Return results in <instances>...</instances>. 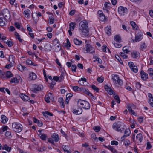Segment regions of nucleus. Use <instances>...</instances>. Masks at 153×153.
<instances>
[{"instance_id":"8","label":"nucleus","mask_w":153,"mask_h":153,"mask_svg":"<svg viewBox=\"0 0 153 153\" xmlns=\"http://www.w3.org/2000/svg\"><path fill=\"white\" fill-rule=\"evenodd\" d=\"M118 11L119 14L124 15L128 12V10L126 7L121 6L118 7Z\"/></svg>"},{"instance_id":"41","label":"nucleus","mask_w":153,"mask_h":153,"mask_svg":"<svg viewBox=\"0 0 153 153\" xmlns=\"http://www.w3.org/2000/svg\"><path fill=\"white\" fill-rule=\"evenodd\" d=\"M43 114L45 117H47V115H49L50 116H53V114L47 111H46L45 112H43Z\"/></svg>"},{"instance_id":"59","label":"nucleus","mask_w":153,"mask_h":153,"mask_svg":"<svg viewBox=\"0 0 153 153\" xmlns=\"http://www.w3.org/2000/svg\"><path fill=\"white\" fill-rule=\"evenodd\" d=\"M114 45L115 47L117 48H120L122 46V45L119 43H114Z\"/></svg>"},{"instance_id":"50","label":"nucleus","mask_w":153,"mask_h":153,"mask_svg":"<svg viewBox=\"0 0 153 153\" xmlns=\"http://www.w3.org/2000/svg\"><path fill=\"white\" fill-rule=\"evenodd\" d=\"M131 69L132 71L135 73L137 72L138 71L137 67L135 66H133Z\"/></svg>"},{"instance_id":"46","label":"nucleus","mask_w":153,"mask_h":153,"mask_svg":"<svg viewBox=\"0 0 153 153\" xmlns=\"http://www.w3.org/2000/svg\"><path fill=\"white\" fill-rule=\"evenodd\" d=\"M56 84V83L55 82H54L53 81H52V82H51L50 84V85L49 86L50 88L51 89H53L54 87V85Z\"/></svg>"},{"instance_id":"28","label":"nucleus","mask_w":153,"mask_h":153,"mask_svg":"<svg viewBox=\"0 0 153 153\" xmlns=\"http://www.w3.org/2000/svg\"><path fill=\"white\" fill-rule=\"evenodd\" d=\"M18 69L19 71H23L27 70V68L26 67L23 66L21 65H18Z\"/></svg>"},{"instance_id":"5","label":"nucleus","mask_w":153,"mask_h":153,"mask_svg":"<svg viewBox=\"0 0 153 153\" xmlns=\"http://www.w3.org/2000/svg\"><path fill=\"white\" fill-rule=\"evenodd\" d=\"M12 127L13 131L18 133L20 132L22 129V125L17 122L13 123Z\"/></svg>"},{"instance_id":"43","label":"nucleus","mask_w":153,"mask_h":153,"mask_svg":"<svg viewBox=\"0 0 153 153\" xmlns=\"http://www.w3.org/2000/svg\"><path fill=\"white\" fill-rule=\"evenodd\" d=\"M10 82L12 83H18L19 81L17 78H13L11 79Z\"/></svg>"},{"instance_id":"10","label":"nucleus","mask_w":153,"mask_h":153,"mask_svg":"<svg viewBox=\"0 0 153 153\" xmlns=\"http://www.w3.org/2000/svg\"><path fill=\"white\" fill-rule=\"evenodd\" d=\"M86 51L87 53H92L94 52V48L89 44H87L85 46Z\"/></svg>"},{"instance_id":"1","label":"nucleus","mask_w":153,"mask_h":153,"mask_svg":"<svg viewBox=\"0 0 153 153\" xmlns=\"http://www.w3.org/2000/svg\"><path fill=\"white\" fill-rule=\"evenodd\" d=\"M88 22L86 20L81 21L79 25V28L83 35L89 36V29L88 27Z\"/></svg>"},{"instance_id":"3","label":"nucleus","mask_w":153,"mask_h":153,"mask_svg":"<svg viewBox=\"0 0 153 153\" xmlns=\"http://www.w3.org/2000/svg\"><path fill=\"white\" fill-rule=\"evenodd\" d=\"M77 105L79 107L85 109H89L90 108V105L87 101L79 99L78 101Z\"/></svg>"},{"instance_id":"11","label":"nucleus","mask_w":153,"mask_h":153,"mask_svg":"<svg viewBox=\"0 0 153 153\" xmlns=\"http://www.w3.org/2000/svg\"><path fill=\"white\" fill-rule=\"evenodd\" d=\"M43 88V87L42 85H37L35 84L33 86L32 91L36 93L38 91H40Z\"/></svg>"},{"instance_id":"18","label":"nucleus","mask_w":153,"mask_h":153,"mask_svg":"<svg viewBox=\"0 0 153 153\" xmlns=\"http://www.w3.org/2000/svg\"><path fill=\"white\" fill-rule=\"evenodd\" d=\"M52 137L54 140L56 142H58L59 140V137L58 134L56 133H54L52 136Z\"/></svg>"},{"instance_id":"55","label":"nucleus","mask_w":153,"mask_h":153,"mask_svg":"<svg viewBox=\"0 0 153 153\" xmlns=\"http://www.w3.org/2000/svg\"><path fill=\"white\" fill-rule=\"evenodd\" d=\"M92 88L94 91H96L97 92H98L99 90V89L96 86L94 85H93L91 86Z\"/></svg>"},{"instance_id":"17","label":"nucleus","mask_w":153,"mask_h":153,"mask_svg":"<svg viewBox=\"0 0 153 153\" xmlns=\"http://www.w3.org/2000/svg\"><path fill=\"white\" fill-rule=\"evenodd\" d=\"M15 57L13 55H10L9 56V58L8 59V61L11 64H13L15 63Z\"/></svg>"},{"instance_id":"44","label":"nucleus","mask_w":153,"mask_h":153,"mask_svg":"<svg viewBox=\"0 0 153 153\" xmlns=\"http://www.w3.org/2000/svg\"><path fill=\"white\" fill-rule=\"evenodd\" d=\"M148 72L149 74L151 76H153V70L152 68H149L148 71Z\"/></svg>"},{"instance_id":"45","label":"nucleus","mask_w":153,"mask_h":153,"mask_svg":"<svg viewBox=\"0 0 153 153\" xmlns=\"http://www.w3.org/2000/svg\"><path fill=\"white\" fill-rule=\"evenodd\" d=\"M93 129L96 132H98L100 130L101 128L99 126H94L93 128Z\"/></svg>"},{"instance_id":"61","label":"nucleus","mask_w":153,"mask_h":153,"mask_svg":"<svg viewBox=\"0 0 153 153\" xmlns=\"http://www.w3.org/2000/svg\"><path fill=\"white\" fill-rule=\"evenodd\" d=\"M111 5V4L110 3L106 2L104 4L105 8H107L108 7H110Z\"/></svg>"},{"instance_id":"15","label":"nucleus","mask_w":153,"mask_h":153,"mask_svg":"<svg viewBox=\"0 0 153 153\" xmlns=\"http://www.w3.org/2000/svg\"><path fill=\"white\" fill-rule=\"evenodd\" d=\"M20 96L23 101H27L29 100V97L23 93L20 94Z\"/></svg>"},{"instance_id":"38","label":"nucleus","mask_w":153,"mask_h":153,"mask_svg":"<svg viewBox=\"0 0 153 153\" xmlns=\"http://www.w3.org/2000/svg\"><path fill=\"white\" fill-rule=\"evenodd\" d=\"M106 33L107 34H108L109 35L111 34V28L108 27H107L105 28Z\"/></svg>"},{"instance_id":"64","label":"nucleus","mask_w":153,"mask_h":153,"mask_svg":"<svg viewBox=\"0 0 153 153\" xmlns=\"http://www.w3.org/2000/svg\"><path fill=\"white\" fill-rule=\"evenodd\" d=\"M15 27L18 29L20 28V26L18 22H15Z\"/></svg>"},{"instance_id":"4","label":"nucleus","mask_w":153,"mask_h":153,"mask_svg":"<svg viewBox=\"0 0 153 153\" xmlns=\"http://www.w3.org/2000/svg\"><path fill=\"white\" fill-rule=\"evenodd\" d=\"M112 79L114 84L117 86L118 85H121L123 84L122 80L119 78L118 75L113 74L112 75Z\"/></svg>"},{"instance_id":"60","label":"nucleus","mask_w":153,"mask_h":153,"mask_svg":"<svg viewBox=\"0 0 153 153\" xmlns=\"http://www.w3.org/2000/svg\"><path fill=\"white\" fill-rule=\"evenodd\" d=\"M5 135L7 137H11V133L8 131H7L5 133Z\"/></svg>"},{"instance_id":"2","label":"nucleus","mask_w":153,"mask_h":153,"mask_svg":"<svg viewBox=\"0 0 153 153\" xmlns=\"http://www.w3.org/2000/svg\"><path fill=\"white\" fill-rule=\"evenodd\" d=\"M113 129L117 131L122 132L125 130L126 126L123 123L118 122L114 123L113 124Z\"/></svg>"},{"instance_id":"35","label":"nucleus","mask_w":153,"mask_h":153,"mask_svg":"<svg viewBox=\"0 0 153 153\" xmlns=\"http://www.w3.org/2000/svg\"><path fill=\"white\" fill-rule=\"evenodd\" d=\"M6 76L7 78H10L12 77L13 74L10 71H8L6 72Z\"/></svg>"},{"instance_id":"29","label":"nucleus","mask_w":153,"mask_h":153,"mask_svg":"<svg viewBox=\"0 0 153 153\" xmlns=\"http://www.w3.org/2000/svg\"><path fill=\"white\" fill-rule=\"evenodd\" d=\"M136 139L139 140L140 142L142 141L143 137L141 133L138 134L136 137Z\"/></svg>"},{"instance_id":"30","label":"nucleus","mask_w":153,"mask_h":153,"mask_svg":"<svg viewBox=\"0 0 153 153\" xmlns=\"http://www.w3.org/2000/svg\"><path fill=\"white\" fill-rule=\"evenodd\" d=\"M64 100L62 98L60 97L58 99V101L59 102L60 104L61 105L62 107L64 108L65 105L64 102Z\"/></svg>"},{"instance_id":"9","label":"nucleus","mask_w":153,"mask_h":153,"mask_svg":"<svg viewBox=\"0 0 153 153\" xmlns=\"http://www.w3.org/2000/svg\"><path fill=\"white\" fill-rule=\"evenodd\" d=\"M81 92H82L88 95L93 97V99H95L96 97H94L93 95L91 93L88 89L85 88H84L81 87Z\"/></svg>"},{"instance_id":"25","label":"nucleus","mask_w":153,"mask_h":153,"mask_svg":"<svg viewBox=\"0 0 153 153\" xmlns=\"http://www.w3.org/2000/svg\"><path fill=\"white\" fill-rule=\"evenodd\" d=\"M2 149H5L8 152H10L11 150V147H9L7 144L4 145L2 148Z\"/></svg>"},{"instance_id":"58","label":"nucleus","mask_w":153,"mask_h":153,"mask_svg":"<svg viewBox=\"0 0 153 153\" xmlns=\"http://www.w3.org/2000/svg\"><path fill=\"white\" fill-rule=\"evenodd\" d=\"M128 65L131 69V68L134 66L135 65H134V63L131 62H130L128 63Z\"/></svg>"},{"instance_id":"32","label":"nucleus","mask_w":153,"mask_h":153,"mask_svg":"<svg viewBox=\"0 0 153 153\" xmlns=\"http://www.w3.org/2000/svg\"><path fill=\"white\" fill-rule=\"evenodd\" d=\"M76 23L74 22H71L70 24V29L71 30L73 31L75 27V25Z\"/></svg>"},{"instance_id":"34","label":"nucleus","mask_w":153,"mask_h":153,"mask_svg":"<svg viewBox=\"0 0 153 153\" xmlns=\"http://www.w3.org/2000/svg\"><path fill=\"white\" fill-rule=\"evenodd\" d=\"M73 89L75 91H80L81 88H79L77 86H73L72 87Z\"/></svg>"},{"instance_id":"49","label":"nucleus","mask_w":153,"mask_h":153,"mask_svg":"<svg viewBox=\"0 0 153 153\" xmlns=\"http://www.w3.org/2000/svg\"><path fill=\"white\" fill-rule=\"evenodd\" d=\"M104 80V78L102 76L98 77L97 79L98 82L100 83H102L103 81Z\"/></svg>"},{"instance_id":"13","label":"nucleus","mask_w":153,"mask_h":153,"mask_svg":"<svg viewBox=\"0 0 153 153\" xmlns=\"http://www.w3.org/2000/svg\"><path fill=\"white\" fill-rule=\"evenodd\" d=\"M140 74L142 79L143 80H146L148 78V74L142 70L140 72Z\"/></svg>"},{"instance_id":"57","label":"nucleus","mask_w":153,"mask_h":153,"mask_svg":"<svg viewBox=\"0 0 153 153\" xmlns=\"http://www.w3.org/2000/svg\"><path fill=\"white\" fill-rule=\"evenodd\" d=\"M59 43V41L56 38L55 39L53 42V44L54 45H56L57 44H58Z\"/></svg>"},{"instance_id":"56","label":"nucleus","mask_w":153,"mask_h":153,"mask_svg":"<svg viewBox=\"0 0 153 153\" xmlns=\"http://www.w3.org/2000/svg\"><path fill=\"white\" fill-rule=\"evenodd\" d=\"M100 16V19L102 21H103L105 20V16L104 14Z\"/></svg>"},{"instance_id":"24","label":"nucleus","mask_w":153,"mask_h":153,"mask_svg":"<svg viewBox=\"0 0 153 153\" xmlns=\"http://www.w3.org/2000/svg\"><path fill=\"white\" fill-rule=\"evenodd\" d=\"M131 56L132 57L134 58H137L140 56V54L137 52H133L131 53Z\"/></svg>"},{"instance_id":"21","label":"nucleus","mask_w":153,"mask_h":153,"mask_svg":"<svg viewBox=\"0 0 153 153\" xmlns=\"http://www.w3.org/2000/svg\"><path fill=\"white\" fill-rule=\"evenodd\" d=\"M130 24L132 26L133 29L134 30H137L138 28V26L136 24L135 22L134 21H131L130 22Z\"/></svg>"},{"instance_id":"53","label":"nucleus","mask_w":153,"mask_h":153,"mask_svg":"<svg viewBox=\"0 0 153 153\" xmlns=\"http://www.w3.org/2000/svg\"><path fill=\"white\" fill-rule=\"evenodd\" d=\"M62 147V149H63V150L65 152H66L67 153L69 152L68 150V146H65V145L63 146Z\"/></svg>"},{"instance_id":"62","label":"nucleus","mask_w":153,"mask_h":153,"mask_svg":"<svg viewBox=\"0 0 153 153\" xmlns=\"http://www.w3.org/2000/svg\"><path fill=\"white\" fill-rule=\"evenodd\" d=\"M111 145H115L117 146L118 144V143L117 141H112L111 142Z\"/></svg>"},{"instance_id":"26","label":"nucleus","mask_w":153,"mask_h":153,"mask_svg":"<svg viewBox=\"0 0 153 153\" xmlns=\"http://www.w3.org/2000/svg\"><path fill=\"white\" fill-rule=\"evenodd\" d=\"M8 119L5 115H2L1 119V122L4 124H5L8 121Z\"/></svg>"},{"instance_id":"51","label":"nucleus","mask_w":153,"mask_h":153,"mask_svg":"<svg viewBox=\"0 0 153 153\" xmlns=\"http://www.w3.org/2000/svg\"><path fill=\"white\" fill-rule=\"evenodd\" d=\"M120 55L124 59H126L128 57V56L125 54V53L123 52H120Z\"/></svg>"},{"instance_id":"14","label":"nucleus","mask_w":153,"mask_h":153,"mask_svg":"<svg viewBox=\"0 0 153 153\" xmlns=\"http://www.w3.org/2000/svg\"><path fill=\"white\" fill-rule=\"evenodd\" d=\"M105 89L107 91V92L110 95L113 94L114 92L110 87H109L107 85H105L104 86Z\"/></svg>"},{"instance_id":"39","label":"nucleus","mask_w":153,"mask_h":153,"mask_svg":"<svg viewBox=\"0 0 153 153\" xmlns=\"http://www.w3.org/2000/svg\"><path fill=\"white\" fill-rule=\"evenodd\" d=\"M15 35L16 36V38L21 42H22V39H21L20 36L17 32H15Z\"/></svg>"},{"instance_id":"20","label":"nucleus","mask_w":153,"mask_h":153,"mask_svg":"<svg viewBox=\"0 0 153 153\" xmlns=\"http://www.w3.org/2000/svg\"><path fill=\"white\" fill-rule=\"evenodd\" d=\"M30 11L29 9L25 10L23 12V14L25 15V16L27 18L30 17Z\"/></svg>"},{"instance_id":"31","label":"nucleus","mask_w":153,"mask_h":153,"mask_svg":"<svg viewBox=\"0 0 153 153\" xmlns=\"http://www.w3.org/2000/svg\"><path fill=\"white\" fill-rule=\"evenodd\" d=\"M44 48L45 50L47 51H50L51 49V45L49 44H46L44 47Z\"/></svg>"},{"instance_id":"16","label":"nucleus","mask_w":153,"mask_h":153,"mask_svg":"<svg viewBox=\"0 0 153 153\" xmlns=\"http://www.w3.org/2000/svg\"><path fill=\"white\" fill-rule=\"evenodd\" d=\"M36 78V75L35 74L32 72L29 74V79L31 80H34Z\"/></svg>"},{"instance_id":"23","label":"nucleus","mask_w":153,"mask_h":153,"mask_svg":"<svg viewBox=\"0 0 153 153\" xmlns=\"http://www.w3.org/2000/svg\"><path fill=\"white\" fill-rule=\"evenodd\" d=\"M114 39L117 42H120L121 41V39L119 35H116L114 37Z\"/></svg>"},{"instance_id":"48","label":"nucleus","mask_w":153,"mask_h":153,"mask_svg":"<svg viewBox=\"0 0 153 153\" xmlns=\"http://www.w3.org/2000/svg\"><path fill=\"white\" fill-rule=\"evenodd\" d=\"M64 74L63 72H62L59 77V82H61L64 79Z\"/></svg>"},{"instance_id":"40","label":"nucleus","mask_w":153,"mask_h":153,"mask_svg":"<svg viewBox=\"0 0 153 153\" xmlns=\"http://www.w3.org/2000/svg\"><path fill=\"white\" fill-rule=\"evenodd\" d=\"M4 42L6 43L9 47H11L13 46V42L12 41L8 40L7 42Z\"/></svg>"},{"instance_id":"37","label":"nucleus","mask_w":153,"mask_h":153,"mask_svg":"<svg viewBox=\"0 0 153 153\" xmlns=\"http://www.w3.org/2000/svg\"><path fill=\"white\" fill-rule=\"evenodd\" d=\"M109 148V149L111 150L112 152L114 153H117V151L115 149V148L113 146L109 145V146L108 147Z\"/></svg>"},{"instance_id":"47","label":"nucleus","mask_w":153,"mask_h":153,"mask_svg":"<svg viewBox=\"0 0 153 153\" xmlns=\"http://www.w3.org/2000/svg\"><path fill=\"white\" fill-rule=\"evenodd\" d=\"M115 57L121 64H123L122 61L118 55H115Z\"/></svg>"},{"instance_id":"63","label":"nucleus","mask_w":153,"mask_h":153,"mask_svg":"<svg viewBox=\"0 0 153 153\" xmlns=\"http://www.w3.org/2000/svg\"><path fill=\"white\" fill-rule=\"evenodd\" d=\"M149 103L151 106L153 107V99H151L149 100Z\"/></svg>"},{"instance_id":"36","label":"nucleus","mask_w":153,"mask_h":153,"mask_svg":"<svg viewBox=\"0 0 153 153\" xmlns=\"http://www.w3.org/2000/svg\"><path fill=\"white\" fill-rule=\"evenodd\" d=\"M5 22L3 21L2 17H0V26H4L5 25Z\"/></svg>"},{"instance_id":"22","label":"nucleus","mask_w":153,"mask_h":153,"mask_svg":"<svg viewBox=\"0 0 153 153\" xmlns=\"http://www.w3.org/2000/svg\"><path fill=\"white\" fill-rule=\"evenodd\" d=\"M40 138L42 140H45L47 138V136L44 134L41 133L38 134Z\"/></svg>"},{"instance_id":"27","label":"nucleus","mask_w":153,"mask_h":153,"mask_svg":"<svg viewBox=\"0 0 153 153\" xmlns=\"http://www.w3.org/2000/svg\"><path fill=\"white\" fill-rule=\"evenodd\" d=\"M74 43L76 45H79L82 43V41L79 40L76 38L74 39Z\"/></svg>"},{"instance_id":"52","label":"nucleus","mask_w":153,"mask_h":153,"mask_svg":"<svg viewBox=\"0 0 153 153\" xmlns=\"http://www.w3.org/2000/svg\"><path fill=\"white\" fill-rule=\"evenodd\" d=\"M114 98L117 100V102L118 103H120V100L118 95H115L114 97Z\"/></svg>"},{"instance_id":"42","label":"nucleus","mask_w":153,"mask_h":153,"mask_svg":"<svg viewBox=\"0 0 153 153\" xmlns=\"http://www.w3.org/2000/svg\"><path fill=\"white\" fill-rule=\"evenodd\" d=\"M49 95H50L51 96L52 94L51 93H49L48 95V96L47 97H45V100L47 103H49L50 102L49 99L50 98V97L49 96Z\"/></svg>"},{"instance_id":"54","label":"nucleus","mask_w":153,"mask_h":153,"mask_svg":"<svg viewBox=\"0 0 153 153\" xmlns=\"http://www.w3.org/2000/svg\"><path fill=\"white\" fill-rule=\"evenodd\" d=\"M26 63L27 65H30L36 66L34 65V63L32 62L30 60H27L26 61Z\"/></svg>"},{"instance_id":"12","label":"nucleus","mask_w":153,"mask_h":153,"mask_svg":"<svg viewBox=\"0 0 153 153\" xmlns=\"http://www.w3.org/2000/svg\"><path fill=\"white\" fill-rule=\"evenodd\" d=\"M131 134V131L129 129H126L125 131L124 135L122 136L121 139L122 141H123L125 139V138L128 136L130 135Z\"/></svg>"},{"instance_id":"7","label":"nucleus","mask_w":153,"mask_h":153,"mask_svg":"<svg viewBox=\"0 0 153 153\" xmlns=\"http://www.w3.org/2000/svg\"><path fill=\"white\" fill-rule=\"evenodd\" d=\"M143 37V33L141 32H138L135 35V39H132V41L133 42H138L141 40Z\"/></svg>"},{"instance_id":"33","label":"nucleus","mask_w":153,"mask_h":153,"mask_svg":"<svg viewBox=\"0 0 153 153\" xmlns=\"http://www.w3.org/2000/svg\"><path fill=\"white\" fill-rule=\"evenodd\" d=\"M123 52L125 53H127L129 52H130L128 49V46H125L123 48Z\"/></svg>"},{"instance_id":"19","label":"nucleus","mask_w":153,"mask_h":153,"mask_svg":"<svg viewBox=\"0 0 153 153\" xmlns=\"http://www.w3.org/2000/svg\"><path fill=\"white\" fill-rule=\"evenodd\" d=\"M82 110L81 108H79L78 110H76V109H74L73 111L74 113L76 115L80 114L82 113Z\"/></svg>"},{"instance_id":"6","label":"nucleus","mask_w":153,"mask_h":153,"mask_svg":"<svg viewBox=\"0 0 153 153\" xmlns=\"http://www.w3.org/2000/svg\"><path fill=\"white\" fill-rule=\"evenodd\" d=\"M3 17L5 20L7 21H11V16L9 10L7 9H4L2 13Z\"/></svg>"}]
</instances>
